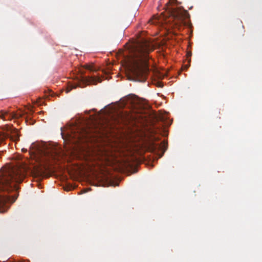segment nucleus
<instances>
[{
  "label": "nucleus",
  "instance_id": "18",
  "mask_svg": "<svg viewBox=\"0 0 262 262\" xmlns=\"http://www.w3.org/2000/svg\"><path fill=\"white\" fill-rule=\"evenodd\" d=\"M22 151L23 152H26L27 151V149H25V148H23L22 149Z\"/></svg>",
  "mask_w": 262,
  "mask_h": 262
},
{
  "label": "nucleus",
  "instance_id": "12",
  "mask_svg": "<svg viewBox=\"0 0 262 262\" xmlns=\"http://www.w3.org/2000/svg\"><path fill=\"white\" fill-rule=\"evenodd\" d=\"M119 117L120 118L115 119V123H119L120 122L125 121V120L128 119V115H127L125 117H124L122 113H120L119 115Z\"/></svg>",
  "mask_w": 262,
  "mask_h": 262
},
{
  "label": "nucleus",
  "instance_id": "4",
  "mask_svg": "<svg viewBox=\"0 0 262 262\" xmlns=\"http://www.w3.org/2000/svg\"><path fill=\"white\" fill-rule=\"evenodd\" d=\"M29 153L36 158L45 157L46 160L51 158L55 160L60 154V151L55 147L47 146L43 143H33L30 147Z\"/></svg>",
  "mask_w": 262,
  "mask_h": 262
},
{
  "label": "nucleus",
  "instance_id": "3",
  "mask_svg": "<svg viewBox=\"0 0 262 262\" xmlns=\"http://www.w3.org/2000/svg\"><path fill=\"white\" fill-rule=\"evenodd\" d=\"M99 132L97 129L93 128L87 124H76L70 127L66 138H64L63 133H62L61 135L63 139L76 144L86 141L92 136L93 133Z\"/></svg>",
  "mask_w": 262,
  "mask_h": 262
},
{
  "label": "nucleus",
  "instance_id": "19",
  "mask_svg": "<svg viewBox=\"0 0 262 262\" xmlns=\"http://www.w3.org/2000/svg\"><path fill=\"white\" fill-rule=\"evenodd\" d=\"M185 67L187 69V68H188V66H185Z\"/></svg>",
  "mask_w": 262,
  "mask_h": 262
},
{
  "label": "nucleus",
  "instance_id": "9",
  "mask_svg": "<svg viewBox=\"0 0 262 262\" xmlns=\"http://www.w3.org/2000/svg\"><path fill=\"white\" fill-rule=\"evenodd\" d=\"M132 97L133 96L128 95L126 97L123 98L121 99V102L122 103V106H125L128 103L130 104L132 103Z\"/></svg>",
  "mask_w": 262,
  "mask_h": 262
},
{
  "label": "nucleus",
  "instance_id": "8",
  "mask_svg": "<svg viewBox=\"0 0 262 262\" xmlns=\"http://www.w3.org/2000/svg\"><path fill=\"white\" fill-rule=\"evenodd\" d=\"M16 117H17V115L16 114L10 113L6 110H1L0 111V118L4 120H10Z\"/></svg>",
  "mask_w": 262,
  "mask_h": 262
},
{
  "label": "nucleus",
  "instance_id": "17",
  "mask_svg": "<svg viewBox=\"0 0 262 262\" xmlns=\"http://www.w3.org/2000/svg\"><path fill=\"white\" fill-rule=\"evenodd\" d=\"M191 54H192V53H191V52H188V53H187V56H191Z\"/></svg>",
  "mask_w": 262,
  "mask_h": 262
},
{
  "label": "nucleus",
  "instance_id": "2",
  "mask_svg": "<svg viewBox=\"0 0 262 262\" xmlns=\"http://www.w3.org/2000/svg\"><path fill=\"white\" fill-rule=\"evenodd\" d=\"M152 50L150 43L146 40L137 43L132 49L127 65L128 71L135 80H146L149 72L148 54Z\"/></svg>",
  "mask_w": 262,
  "mask_h": 262
},
{
  "label": "nucleus",
  "instance_id": "1",
  "mask_svg": "<svg viewBox=\"0 0 262 262\" xmlns=\"http://www.w3.org/2000/svg\"><path fill=\"white\" fill-rule=\"evenodd\" d=\"M25 178L23 171L10 165L3 167L0 171V192L10 194H0V212H5L14 203L18 195L17 184Z\"/></svg>",
  "mask_w": 262,
  "mask_h": 262
},
{
  "label": "nucleus",
  "instance_id": "15",
  "mask_svg": "<svg viewBox=\"0 0 262 262\" xmlns=\"http://www.w3.org/2000/svg\"><path fill=\"white\" fill-rule=\"evenodd\" d=\"M77 86L82 87V86L80 85V84H79L78 85L76 86L72 85V88L70 90H67V93L69 92L72 89H75Z\"/></svg>",
  "mask_w": 262,
  "mask_h": 262
},
{
  "label": "nucleus",
  "instance_id": "10",
  "mask_svg": "<svg viewBox=\"0 0 262 262\" xmlns=\"http://www.w3.org/2000/svg\"><path fill=\"white\" fill-rule=\"evenodd\" d=\"M83 67L91 72H96L98 70L93 63H86L84 64Z\"/></svg>",
  "mask_w": 262,
  "mask_h": 262
},
{
  "label": "nucleus",
  "instance_id": "14",
  "mask_svg": "<svg viewBox=\"0 0 262 262\" xmlns=\"http://www.w3.org/2000/svg\"><path fill=\"white\" fill-rule=\"evenodd\" d=\"M5 138V135L3 133L0 132V144L4 141Z\"/></svg>",
  "mask_w": 262,
  "mask_h": 262
},
{
  "label": "nucleus",
  "instance_id": "13",
  "mask_svg": "<svg viewBox=\"0 0 262 262\" xmlns=\"http://www.w3.org/2000/svg\"><path fill=\"white\" fill-rule=\"evenodd\" d=\"M149 22L151 24H157L159 23V20L157 19L156 17L154 16L153 18L149 20Z\"/></svg>",
  "mask_w": 262,
  "mask_h": 262
},
{
  "label": "nucleus",
  "instance_id": "11",
  "mask_svg": "<svg viewBox=\"0 0 262 262\" xmlns=\"http://www.w3.org/2000/svg\"><path fill=\"white\" fill-rule=\"evenodd\" d=\"M44 174V171L43 169H35L33 171V175L35 177H41Z\"/></svg>",
  "mask_w": 262,
  "mask_h": 262
},
{
  "label": "nucleus",
  "instance_id": "16",
  "mask_svg": "<svg viewBox=\"0 0 262 262\" xmlns=\"http://www.w3.org/2000/svg\"><path fill=\"white\" fill-rule=\"evenodd\" d=\"M175 0H169V1L166 3V5L169 4L171 2H174Z\"/></svg>",
  "mask_w": 262,
  "mask_h": 262
},
{
  "label": "nucleus",
  "instance_id": "5",
  "mask_svg": "<svg viewBox=\"0 0 262 262\" xmlns=\"http://www.w3.org/2000/svg\"><path fill=\"white\" fill-rule=\"evenodd\" d=\"M189 18V14L187 10L180 9H173L171 12L167 22L172 23V27L181 28L187 24L185 20Z\"/></svg>",
  "mask_w": 262,
  "mask_h": 262
},
{
  "label": "nucleus",
  "instance_id": "7",
  "mask_svg": "<svg viewBox=\"0 0 262 262\" xmlns=\"http://www.w3.org/2000/svg\"><path fill=\"white\" fill-rule=\"evenodd\" d=\"M81 82L84 84H96L98 82H101V81L99 77L96 76H85L84 75L83 72H81Z\"/></svg>",
  "mask_w": 262,
  "mask_h": 262
},
{
  "label": "nucleus",
  "instance_id": "6",
  "mask_svg": "<svg viewBox=\"0 0 262 262\" xmlns=\"http://www.w3.org/2000/svg\"><path fill=\"white\" fill-rule=\"evenodd\" d=\"M158 140H159V137L155 136H151L148 140L143 143L142 145L143 150L144 151H149L152 152L161 150L162 154L160 156V157H161L166 149V144L164 142L161 143H157L156 141Z\"/></svg>",
  "mask_w": 262,
  "mask_h": 262
}]
</instances>
